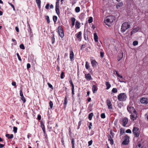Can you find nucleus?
Wrapping results in <instances>:
<instances>
[{
	"label": "nucleus",
	"instance_id": "nucleus-28",
	"mask_svg": "<svg viewBox=\"0 0 148 148\" xmlns=\"http://www.w3.org/2000/svg\"><path fill=\"white\" fill-rule=\"evenodd\" d=\"M90 66L89 65V64L88 63V62H86V64H85V67L86 68L88 69V68H89V67Z\"/></svg>",
	"mask_w": 148,
	"mask_h": 148
},
{
	"label": "nucleus",
	"instance_id": "nucleus-59",
	"mask_svg": "<svg viewBox=\"0 0 148 148\" xmlns=\"http://www.w3.org/2000/svg\"><path fill=\"white\" fill-rule=\"evenodd\" d=\"M27 69H28L31 67L30 64L29 63H27Z\"/></svg>",
	"mask_w": 148,
	"mask_h": 148
},
{
	"label": "nucleus",
	"instance_id": "nucleus-3",
	"mask_svg": "<svg viewBox=\"0 0 148 148\" xmlns=\"http://www.w3.org/2000/svg\"><path fill=\"white\" fill-rule=\"evenodd\" d=\"M132 132L135 137H139L140 134V130L139 128L136 127H134Z\"/></svg>",
	"mask_w": 148,
	"mask_h": 148
},
{
	"label": "nucleus",
	"instance_id": "nucleus-34",
	"mask_svg": "<svg viewBox=\"0 0 148 148\" xmlns=\"http://www.w3.org/2000/svg\"><path fill=\"white\" fill-rule=\"evenodd\" d=\"M17 130V128L16 127H13V132L14 133H16Z\"/></svg>",
	"mask_w": 148,
	"mask_h": 148
},
{
	"label": "nucleus",
	"instance_id": "nucleus-32",
	"mask_svg": "<svg viewBox=\"0 0 148 148\" xmlns=\"http://www.w3.org/2000/svg\"><path fill=\"white\" fill-rule=\"evenodd\" d=\"M84 13H81L79 16V18L80 19L82 18H83L84 16Z\"/></svg>",
	"mask_w": 148,
	"mask_h": 148
},
{
	"label": "nucleus",
	"instance_id": "nucleus-35",
	"mask_svg": "<svg viewBox=\"0 0 148 148\" xmlns=\"http://www.w3.org/2000/svg\"><path fill=\"white\" fill-rule=\"evenodd\" d=\"M138 42L136 41H135L133 42V44L134 46H136L137 45H138Z\"/></svg>",
	"mask_w": 148,
	"mask_h": 148
},
{
	"label": "nucleus",
	"instance_id": "nucleus-24",
	"mask_svg": "<svg viewBox=\"0 0 148 148\" xmlns=\"http://www.w3.org/2000/svg\"><path fill=\"white\" fill-rule=\"evenodd\" d=\"M93 116V113H91L89 114L88 115V118L89 120H91L92 119V117Z\"/></svg>",
	"mask_w": 148,
	"mask_h": 148
},
{
	"label": "nucleus",
	"instance_id": "nucleus-42",
	"mask_svg": "<svg viewBox=\"0 0 148 148\" xmlns=\"http://www.w3.org/2000/svg\"><path fill=\"white\" fill-rule=\"evenodd\" d=\"M101 116L102 118L104 119L105 118L106 116L104 113H102L101 115Z\"/></svg>",
	"mask_w": 148,
	"mask_h": 148
},
{
	"label": "nucleus",
	"instance_id": "nucleus-54",
	"mask_svg": "<svg viewBox=\"0 0 148 148\" xmlns=\"http://www.w3.org/2000/svg\"><path fill=\"white\" fill-rule=\"evenodd\" d=\"M101 56V58H103L104 56V53L103 52H100Z\"/></svg>",
	"mask_w": 148,
	"mask_h": 148
},
{
	"label": "nucleus",
	"instance_id": "nucleus-56",
	"mask_svg": "<svg viewBox=\"0 0 148 148\" xmlns=\"http://www.w3.org/2000/svg\"><path fill=\"white\" fill-rule=\"evenodd\" d=\"M49 4L47 3L45 6V8L46 9H48L49 8Z\"/></svg>",
	"mask_w": 148,
	"mask_h": 148
},
{
	"label": "nucleus",
	"instance_id": "nucleus-49",
	"mask_svg": "<svg viewBox=\"0 0 148 148\" xmlns=\"http://www.w3.org/2000/svg\"><path fill=\"white\" fill-rule=\"evenodd\" d=\"M92 140H91L90 141H89L88 142V146H89L91 145L92 144Z\"/></svg>",
	"mask_w": 148,
	"mask_h": 148
},
{
	"label": "nucleus",
	"instance_id": "nucleus-16",
	"mask_svg": "<svg viewBox=\"0 0 148 148\" xmlns=\"http://www.w3.org/2000/svg\"><path fill=\"white\" fill-rule=\"evenodd\" d=\"M123 4L122 2L118 3L116 5V8L118 9L119 8L121 7L123 5Z\"/></svg>",
	"mask_w": 148,
	"mask_h": 148
},
{
	"label": "nucleus",
	"instance_id": "nucleus-1",
	"mask_svg": "<svg viewBox=\"0 0 148 148\" xmlns=\"http://www.w3.org/2000/svg\"><path fill=\"white\" fill-rule=\"evenodd\" d=\"M130 25L127 22H125L123 23L122 25L121 29V31L124 32H125L126 30L130 27Z\"/></svg>",
	"mask_w": 148,
	"mask_h": 148
},
{
	"label": "nucleus",
	"instance_id": "nucleus-12",
	"mask_svg": "<svg viewBox=\"0 0 148 148\" xmlns=\"http://www.w3.org/2000/svg\"><path fill=\"white\" fill-rule=\"evenodd\" d=\"M85 78L87 80L89 81L92 79L91 75L89 73L85 74Z\"/></svg>",
	"mask_w": 148,
	"mask_h": 148
},
{
	"label": "nucleus",
	"instance_id": "nucleus-48",
	"mask_svg": "<svg viewBox=\"0 0 148 148\" xmlns=\"http://www.w3.org/2000/svg\"><path fill=\"white\" fill-rule=\"evenodd\" d=\"M71 20L72 21V23H75L76 20L75 18L73 17H72L71 18Z\"/></svg>",
	"mask_w": 148,
	"mask_h": 148
},
{
	"label": "nucleus",
	"instance_id": "nucleus-5",
	"mask_svg": "<svg viewBox=\"0 0 148 148\" xmlns=\"http://www.w3.org/2000/svg\"><path fill=\"white\" fill-rule=\"evenodd\" d=\"M58 29L59 35L62 38L64 36L63 28L62 27L59 26L58 27Z\"/></svg>",
	"mask_w": 148,
	"mask_h": 148
},
{
	"label": "nucleus",
	"instance_id": "nucleus-22",
	"mask_svg": "<svg viewBox=\"0 0 148 148\" xmlns=\"http://www.w3.org/2000/svg\"><path fill=\"white\" fill-rule=\"evenodd\" d=\"M76 35V36L77 37V38H80L81 37V36L82 32H79Z\"/></svg>",
	"mask_w": 148,
	"mask_h": 148
},
{
	"label": "nucleus",
	"instance_id": "nucleus-21",
	"mask_svg": "<svg viewBox=\"0 0 148 148\" xmlns=\"http://www.w3.org/2000/svg\"><path fill=\"white\" fill-rule=\"evenodd\" d=\"M106 84L107 86L106 89H108L111 87V85L108 82H106Z\"/></svg>",
	"mask_w": 148,
	"mask_h": 148
},
{
	"label": "nucleus",
	"instance_id": "nucleus-46",
	"mask_svg": "<svg viewBox=\"0 0 148 148\" xmlns=\"http://www.w3.org/2000/svg\"><path fill=\"white\" fill-rule=\"evenodd\" d=\"M53 37L52 38V44H53L55 42L54 35L53 34Z\"/></svg>",
	"mask_w": 148,
	"mask_h": 148
},
{
	"label": "nucleus",
	"instance_id": "nucleus-53",
	"mask_svg": "<svg viewBox=\"0 0 148 148\" xmlns=\"http://www.w3.org/2000/svg\"><path fill=\"white\" fill-rule=\"evenodd\" d=\"M20 95L21 97L23 96L22 91L21 90H20Z\"/></svg>",
	"mask_w": 148,
	"mask_h": 148
},
{
	"label": "nucleus",
	"instance_id": "nucleus-27",
	"mask_svg": "<svg viewBox=\"0 0 148 148\" xmlns=\"http://www.w3.org/2000/svg\"><path fill=\"white\" fill-rule=\"evenodd\" d=\"M57 19V17L56 16H53V20L55 23H56Z\"/></svg>",
	"mask_w": 148,
	"mask_h": 148
},
{
	"label": "nucleus",
	"instance_id": "nucleus-40",
	"mask_svg": "<svg viewBox=\"0 0 148 148\" xmlns=\"http://www.w3.org/2000/svg\"><path fill=\"white\" fill-rule=\"evenodd\" d=\"M27 27L29 29L28 30V31L29 32V31H31V29L30 25V24H29V23L28 22H27Z\"/></svg>",
	"mask_w": 148,
	"mask_h": 148
},
{
	"label": "nucleus",
	"instance_id": "nucleus-57",
	"mask_svg": "<svg viewBox=\"0 0 148 148\" xmlns=\"http://www.w3.org/2000/svg\"><path fill=\"white\" fill-rule=\"evenodd\" d=\"M12 84L13 86H16V83L15 82H12Z\"/></svg>",
	"mask_w": 148,
	"mask_h": 148
},
{
	"label": "nucleus",
	"instance_id": "nucleus-62",
	"mask_svg": "<svg viewBox=\"0 0 148 148\" xmlns=\"http://www.w3.org/2000/svg\"><path fill=\"white\" fill-rule=\"evenodd\" d=\"M113 138V137H112L111 135H109V136H108V140H110L111 139H112V138Z\"/></svg>",
	"mask_w": 148,
	"mask_h": 148
},
{
	"label": "nucleus",
	"instance_id": "nucleus-6",
	"mask_svg": "<svg viewBox=\"0 0 148 148\" xmlns=\"http://www.w3.org/2000/svg\"><path fill=\"white\" fill-rule=\"evenodd\" d=\"M137 116V114L136 112L135 111L132 113V114L130 116V119H132L134 121L136 119Z\"/></svg>",
	"mask_w": 148,
	"mask_h": 148
},
{
	"label": "nucleus",
	"instance_id": "nucleus-45",
	"mask_svg": "<svg viewBox=\"0 0 148 148\" xmlns=\"http://www.w3.org/2000/svg\"><path fill=\"white\" fill-rule=\"evenodd\" d=\"M16 55L17 56V57H18V60L20 61H21L22 60H21V57L20 56L19 54L18 53H16Z\"/></svg>",
	"mask_w": 148,
	"mask_h": 148
},
{
	"label": "nucleus",
	"instance_id": "nucleus-11",
	"mask_svg": "<svg viewBox=\"0 0 148 148\" xmlns=\"http://www.w3.org/2000/svg\"><path fill=\"white\" fill-rule=\"evenodd\" d=\"M110 20V19L107 18L106 20L105 21V23L108 26H110L109 24L112 23V20L111 21Z\"/></svg>",
	"mask_w": 148,
	"mask_h": 148
},
{
	"label": "nucleus",
	"instance_id": "nucleus-29",
	"mask_svg": "<svg viewBox=\"0 0 148 148\" xmlns=\"http://www.w3.org/2000/svg\"><path fill=\"white\" fill-rule=\"evenodd\" d=\"M55 10L57 14L58 15L60 14L59 8H56Z\"/></svg>",
	"mask_w": 148,
	"mask_h": 148
},
{
	"label": "nucleus",
	"instance_id": "nucleus-37",
	"mask_svg": "<svg viewBox=\"0 0 148 148\" xmlns=\"http://www.w3.org/2000/svg\"><path fill=\"white\" fill-rule=\"evenodd\" d=\"M19 47L21 49H25V48L24 46V45L23 44H21L20 45Z\"/></svg>",
	"mask_w": 148,
	"mask_h": 148
},
{
	"label": "nucleus",
	"instance_id": "nucleus-20",
	"mask_svg": "<svg viewBox=\"0 0 148 148\" xmlns=\"http://www.w3.org/2000/svg\"><path fill=\"white\" fill-rule=\"evenodd\" d=\"M91 64L93 67H95L96 66L97 62L95 60H93L91 61Z\"/></svg>",
	"mask_w": 148,
	"mask_h": 148
},
{
	"label": "nucleus",
	"instance_id": "nucleus-13",
	"mask_svg": "<svg viewBox=\"0 0 148 148\" xmlns=\"http://www.w3.org/2000/svg\"><path fill=\"white\" fill-rule=\"evenodd\" d=\"M74 53L72 51H70V58L71 60L72 61L74 57Z\"/></svg>",
	"mask_w": 148,
	"mask_h": 148
},
{
	"label": "nucleus",
	"instance_id": "nucleus-60",
	"mask_svg": "<svg viewBox=\"0 0 148 148\" xmlns=\"http://www.w3.org/2000/svg\"><path fill=\"white\" fill-rule=\"evenodd\" d=\"M113 99L114 100L116 101L117 99V97L116 96H114L113 97Z\"/></svg>",
	"mask_w": 148,
	"mask_h": 148
},
{
	"label": "nucleus",
	"instance_id": "nucleus-7",
	"mask_svg": "<svg viewBox=\"0 0 148 148\" xmlns=\"http://www.w3.org/2000/svg\"><path fill=\"white\" fill-rule=\"evenodd\" d=\"M127 110L130 113L136 111L133 107L131 106H128L127 108Z\"/></svg>",
	"mask_w": 148,
	"mask_h": 148
},
{
	"label": "nucleus",
	"instance_id": "nucleus-51",
	"mask_svg": "<svg viewBox=\"0 0 148 148\" xmlns=\"http://www.w3.org/2000/svg\"><path fill=\"white\" fill-rule=\"evenodd\" d=\"M71 144H72V146L73 145L74 146L75 145V141L74 139L72 138L71 140Z\"/></svg>",
	"mask_w": 148,
	"mask_h": 148
},
{
	"label": "nucleus",
	"instance_id": "nucleus-44",
	"mask_svg": "<svg viewBox=\"0 0 148 148\" xmlns=\"http://www.w3.org/2000/svg\"><path fill=\"white\" fill-rule=\"evenodd\" d=\"M21 98L22 100L24 103H25L26 101V100L24 96L21 97Z\"/></svg>",
	"mask_w": 148,
	"mask_h": 148
},
{
	"label": "nucleus",
	"instance_id": "nucleus-47",
	"mask_svg": "<svg viewBox=\"0 0 148 148\" xmlns=\"http://www.w3.org/2000/svg\"><path fill=\"white\" fill-rule=\"evenodd\" d=\"M13 8V10H15V9L14 8V6L11 3H8Z\"/></svg>",
	"mask_w": 148,
	"mask_h": 148
},
{
	"label": "nucleus",
	"instance_id": "nucleus-38",
	"mask_svg": "<svg viewBox=\"0 0 148 148\" xmlns=\"http://www.w3.org/2000/svg\"><path fill=\"white\" fill-rule=\"evenodd\" d=\"M46 19H47V22L48 23H49L50 21V19L49 18V17L48 16H46Z\"/></svg>",
	"mask_w": 148,
	"mask_h": 148
},
{
	"label": "nucleus",
	"instance_id": "nucleus-39",
	"mask_svg": "<svg viewBox=\"0 0 148 148\" xmlns=\"http://www.w3.org/2000/svg\"><path fill=\"white\" fill-rule=\"evenodd\" d=\"M59 2L57 1L56 2V8H59Z\"/></svg>",
	"mask_w": 148,
	"mask_h": 148
},
{
	"label": "nucleus",
	"instance_id": "nucleus-43",
	"mask_svg": "<svg viewBox=\"0 0 148 148\" xmlns=\"http://www.w3.org/2000/svg\"><path fill=\"white\" fill-rule=\"evenodd\" d=\"M121 57H120L119 59L118 60V61H119L122 58L123 56V53L122 52L121 53H120L119 54Z\"/></svg>",
	"mask_w": 148,
	"mask_h": 148
},
{
	"label": "nucleus",
	"instance_id": "nucleus-2",
	"mask_svg": "<svg viewBox=\"0 0 148 148\" xmlns=\"http://www.w3.org/2000/svg\"><path fill=\"white\" fill-rule=\"evenodd\" d=\"M127 97L125 93H122L119 94L118 96V100L121 101H124L125 100Z\"/></svg>",
	"mask_w": 148,
	"mask_h": 148
},
{
	"label": "nucleus",
	"instance_id": "nucleus-19",
	"mask_svg": "<svg viewBox=\"0 0 148 148\" xmlns=\"http://www.w3.org/2000/svg\"><path fill=\"white\" fill-rule=\"evenodd\" d=\"M80 23L78 21H77L76 22L75 27L77 29H78L80 28Z\"/></svg>",
	"mask_w": 148,
	"mask_h": 148
},
{
	"label": "nucleus",
	"instance_id": "nucleus-55",
	"mask_svg": "<svg viewBox=\"0 0 148 148\" xmlns=\"http://www.w3.org/2000/svg\"><path fill=\"white\" fill-rule=\"evenodd\" d=\"M109 141H110V143L111 145H112L114 143V141L113 139H111L110 140H108Z\"/></svg>",
	"mask_w": 148,
	"mask_h": 148
},
{
	"label": "nucleus",
	"instance_id": "nucleus-4",
	"mask_svg": "<svg viewBox=\"0 0 148 148\" xmlns=\"http://www.w3.org/2000/svg\"><path fill=\"white\" fill-rule=\"evenodd\" d=\"M130 137L127 135H125L124 137V140L122 142V144L123 145H126L128 144L129 142Z\"/></svg>",
	"mask_w": 148,
	"mask_h": 148
},
{
	"label": "nucleus",
	"instance_id": "nucleus-25",
	"mask_svg": "<svg viewBox=\"0 0 148 148\" xmlns=\"http://www.w3.org/2000/svg\"><path fill=\"white\" fill-rule=\"evenodd\" d=\"M108 18L111 19V21L112 20V22H113V21L114 20V17L113 16H109L107 17Z\"/></svg>",
	"mask_w": 148,
	"mask_h": 148
},
{
	"label": "nucleus",
	"instance_id": "nucleus-14",
	"mask_svg": "<svg viewBox=\"0 0 148 148\" xmlns=\"http://www.w3.org/2000/svg\"><path fill=\"white\" fill-rule=\"evenodd\" d=\"M92 90L93 93H95V92L97 90V86L95 85H93L92 87Z\"/></svg>",
	"mask_w": 148,
	"mask_h": 148
},
{
	"label": "nucleus",
	"instance_id": "nucleus-50",
	"mask_svg": "<svg viewBox=\"0 0 148 148\" xmlns=\"http://www.w3.org/2000/svg\"><path fill=\"white\" fill-rule=\"evenodd\" d=\"M64 75V73L63 72H62L60 75V78L62 79H63L64 78L63 76Z\"/></svg>",
	"mask_w": 148,
	"mask_h": 148
},
{
	"label": "nucleus",
	"instance_id": "nucleus-64",
	"mask_svg": "<svg viewBox=\"0 0 148 148\" xmlns=\"http://www.w3.org/2000/svg\"><path fill=\"white\" fill-rule=\"evenodd\" d=\"M37 118L38 120H40L41 119V117L40 115H38Z\"/></svg>",
	"mask_w": 148,
	"mask_h": 148
},
{
	"label": "nucleus",
	"instance_id": "nucleus-8",
	"mask_svg": "<svg viewBox=\"0 0 148 148\" xmlns=\"http://www.w3.org/2000/svg\"><path fill=\"white\" fill-rule=\"evenodd\" d=\"M107 104L108 106V108L109 109H112V106L110 100L109 99H108L107 100Z\"/></svg>",
	"mask_w": 148,
	"mask_h": 148
},
{
	"label": "nucleus",
	"instance_id": "nucleus-10",
	"mask_svg": "<svg viewBox=\"0 0 148 148\" xmlns=\"http://www.w3.org/2000/svg\"><path fill=\"white\" fill-rule=\"evenodd\" d=\"M140 102L142 103L147 104L148 103V100L147 99L143 98L140 99Z\"/></svg>",
	"mask_w": 148,
	"mask_h": 148
},
{
	"label": "nucleus",
	"instance_id": "nucleus-23",
	"mask_svg": "<svg viewBox=\"0 0 148 148\" xmlns=\"http://www.w3.org/2000/svg\"><path fill=\"white\" fill-rule=\"evenodd\" d=\"M41 127L42 128L44 133H45V126L43 123H41Z\"/></svg>",
	"mask_w": 148,
	"mask_h": 148
},
{
	"label": "nucleus",
	"instance_id": "nucleus-58",
	"mask_svg": "<svg viewBox=\"0 0 148 148\" xmlns=\"http://www.w3.org/2000/svg\"><path fill=\"white\" fill-rule=\"evenodd\" d=\"M47 84L48 85V86H49V87L50 88H52L53 86H52V85H51V84H50L49 83H48Z\"/></svg>",
	"mask_w": 148,
	"mask_h": 148
},
{
	"label": "nucleus",
	"instance_id": "nucleus-15",
	"mask_svg": "<svg viewBox=\"0 0 148 148\" xmlns=\"http://www.w3.org/2000/svg\"><path fill=\"white\" fill-rule=\"evenodd\" d=\"M5 136L8 139H12L14 137L13 135V134H11L10 135V134H6Z\"/></svg>",
	"mask_w": 148,
	"mask_h": 148
},
{
	"label": "nucleus",
	"instance_id": "nucleus-17",
	"mask_svg": "<svg viewBox=\"0 0 148 148\" xmlns=\"http://www.w3.org/2000/svg\"><path fill=\"white\" fill-rule=\"evenodd\" d=\"M36 2L39 9L40 8L41 1L40 0H36Z\"/></svg>",
	"mask_w": 148,
	"mask_h": 148
},
{
	"label": "nucleus",
	"instance_id": "nucleus-63",
	"mask_svg": "<svg viewBox=\"0 0 148 148\" xmlns=\"http://www.w3.org/2000/svg\"><path fill=\"white\" fill-rule=\"evenodd\" d=\"M110 134L111 135H111L112 137H114V133L112 132L111 131H110Z\"/></svg>",
	"mask_w": 148,
	"mask_h": 148
},
{
	"label": "nucleus",
	"instance_id": "nucleus-18",
	"mask_svg": "<svg viewBox=\"0 0 148 148\" xmlns=\"http://www.w3.org/2000/svg\"><path fill=\"white\" fill-rule=\"evenodd\" d=\"M94 39L96 42H97L98 40V38L97 34L96 33L94 34Z\"/></svg>",
	"mask_w": 148,
	"mask_h": 148
},
{
	"label": "nucleus",
	"instance_id": "nucleus-52",
	"mask_svg": "<svg viewBox=\"0 0 148 148\" xmlns=\"http://www.w3.org/2000/svg\"><path fill=\"white\" fill-rule=\"evenodd\" d=\"M126 132L127 133H131L132 132L131 130L130 129H127L126 131Z\"/></svg>",
	"mask_w": 148,
	"mask_h": 148
},
{
	"label": "nucleus",
	"instance_id": "nucleus-61",
	"mask_svg": "<svg viewBox=\"0 0 148 148\" xmlns=\"http://www.w3.org/2000/svg\"><path fill=\"white\" fill-rule=\"evenodd\" d=\"M85 46V45H81V49L82 50L83 48H84L85 47H84Z\"/></svg>",
	"mask_w": 148,
	"mask_h": 148
},
{
	"label": "nucleus",
	"instance_id": "nucleus-31",
	"mask_svg": "<svg viewBox=\"0 0 148 148\" xmlns=\"http://www.w3.org/2000/svg\"><path fill=\"white\" fill-rule=\"evenodd\" d=\"M49 106L50 107V108L51 109H52V108L53 106V103L51 101H50L49 102Z\"/></svg>",
	"mask_w": 148,
	"mask_h": 148
},
{
	"label": "nucleus",
	"instance_id": "nucleus-9",
	"mask_svg": "<svg viewBox=\"0 0 148 148\" xmlns=\"http://www.w3.org/2000/svg\"><path fill=\"white\" fill-rule=\"evenodd\" d=\"M128 122V119L127 118H124L123 119V125L124 127H125Z\"/></svg>",
	"mask_w": 148,
	"mask_h": 148
},
{
	"label": "nucleus",
	"instance_id": "nucleus-36",
	"mask_svg": "<svg viewBox=\"0 0 148 148\" xmlns=\"http://www.w3.org/2000/svg\"><path fill=\"white\" fill-rule=\"evenodd\" d=\"M92 21V18L90 17L88 20V22L89 23H91Z\"/></svg>",
	"mask_w": 148,
	"mask_h": 148
},
{
	"label": "nucleus",
	"instance_id": "nucleus-26",
	"mask_svg": "<svg viewBox=\"0 0 148 148\" xmlns=\"http://www.w3.org/2000/svg\"><path fill=\"white\" fill-rule=\"evenodd\" d=\"M75 12H79L80 11V8L79 7H76L75 8Z\"/></svg>",
	"mask_w": 148,
	"mask_h": 148
},
{
	"label": "nucleus",
	"instance_id": "nucleus-41",
	"mask_svg": "<svg viewBox=\"0 0 148 148\" xmlns=\"http://www.w3.org/2000/svg\"><path fill=\"white\" fill-rule=\"evenodd\" d=\"M69 83L71 84L72 88H74V85L73 84L72 80H71L69 81Z\"/></svg>",
	"mask_w": 148,
	"mask_h": 148
},
{
	"label": "nucleus",
	"instance_id": "nucleus-33",
	"mask_svg": "<svg viewBox=\"0 0 148 148\" xmlns=\"http://www.w3.org/2000/svg\"><path fill=\"white\" fill-rule=\"evenodd\" d=\"M117 91V90L116 88H113L112 90V92L114 93H116Z\"/></svg>",
	"mask_w": 148,
	"mask_h": 148
},
{
	"label": "nucleus",
	"instance_id": "nucleus-30",
	"mask_svg": "<svg viewBox=\"0 0 148 148\" xmlns=\"http://www.w3.org/2000/svg\"><path fill=\"white\" fill-rule=\"evenodd\" d=\"M67 103V99L66 97L64 100V105H66Z\"/></svg>",
	"mask_w": 148,
	"mask_h": 148
}]
</instances>
